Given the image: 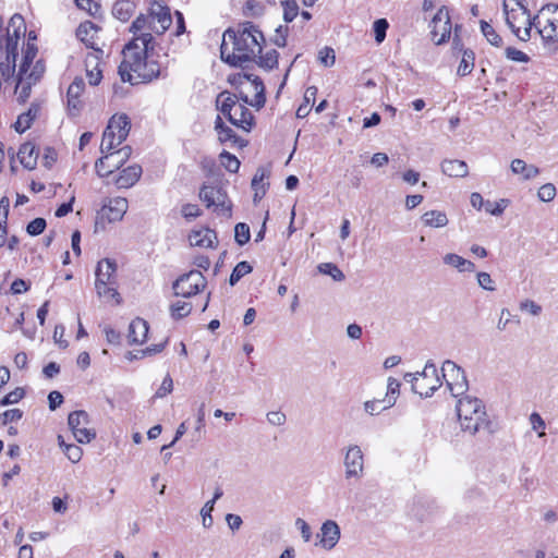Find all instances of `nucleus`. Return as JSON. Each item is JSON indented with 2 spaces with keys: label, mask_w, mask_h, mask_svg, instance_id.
Returning a JSON list of instances; mask_svg holds the SVG:
<instances>
[{
  "label": "nucleus",
  "mask_w": 558,
  "mask_h": 558,
  "mask_svg": "<svg viewBox=\"0 0 558 558\" xmlns=\"http://www.w3.org/2000/svg\"><path fill=\"white\" fill-rule=\"evenodd\" d=\"M95 289L97 295L107 303L119 304L120 295L117 291V264L110 258L98 262L95 270Z\"/></svg>",
  "instance_id": "obj_6"
},
{
  "label": "nucleus",
  "mask_w": 558,
  "mask_h": 558,
  "mask_svg": "<svg viewBox=\"0 0 558 558\" xmlns=\"http://www.w3.org/2000/svg\"><path fill=\"white\" fill-rule=\"evenodd\" d=\"M481 31L488 40V43H490L493 46L498 47L501 45V37L496 33L494 27L486 21H481Z\"/></svg>",
  "instance_id": "obj_42"
},
{
  "label": "nucleus",
  "mask_w": 558,
  "mask_h": 558,
  "mask_svg": "<svg viewBox=\"0 0 558 558\" xmlns=\"http://www.w3.org/2000/svg\"><path fill=\"white\" fill-rule=\"evenodd\" d=\"M529 421L532 429L537 433L538 437H544L546 435V423L537 412H533L530 415Z\"/></svg>",
  "instance_id": "obj_48"
},
{
  "label": "nucleus",
  "mask_w": 558,
  "mask_h": 558,
  "mask_svg": "<svg viewBox=\"0 0 558 558\" xmlns=\"http://www.w3.org/2000/svg\"><path fill=\"white\" fill-rule=\"evenodd\" d=\"M96 163L95 169L99 177L105 178L120 169L131 156V147L124 146L117 150L105 151Z\"/></svg>",
  "instance_id": "obj_12"
},
{
  "label": "nucleus",
  "mask_w": 558,
  "mask_h": 558,
  "mask_svg": "<svg viewBox=\"0 0 558 558\" xmlns=\"http://www.w3.org/2000/svg\"><path fill=\"white\" fill-rule=\"evenodd\" d=\"M131 122L126 114H113L104 132L100 145L101 153L116 149L129 135Z\"/></svg>",
  "instance_id": "obj_7"
},
{
  "label": "nucleus",
  "mask_w": 558,
  "mask_h": 558,
  "mask_svg": "<svg viewBox=\"0 0 558 558\" xmlns=\"http://www.w3.org/2000/svg\"><path fill=\"white\" fill-rule=\"evenodd\" d=\"M534 28L545 43L558 40V5L547 4L534 16Z\"/></svg>",
  "instance_id": "obj_9"
},
{
  "label": "nucleus",
  "mask_w": 558,
  "mask_h": 558,
  "mask_svg": "<svg viewBox=\"0 0 558 558\" xmlns=\"http://www.w3.org/2000/svg\"><path fill=\"white\" fill-rule=\"evenodd\" d=\"M317 95V87L310 86L306 88L303 97V102L299 106L296 110L298 118H305L308 116Z\"/></svg>",
  "instance_id": "obj_35"
},
{
  "label": "nucleus",
  "mask_w": 558,
  "mask_h": 558,
  "mask_svg": "<svg viewBox=\"0 0 558 558\" xmlns=\"http://www.w3.org/2000/svg\"><path fill=\"white\" fill-rule=\"evenodd\" d=\"M23 412L20 409L7 410L0 414V423L7 425L11 422H17L22 418Z\"/></svg>",
  "instance_id": "obj_57"
},
{
  "label": "nucleus",
  "mask_w": 558,
  "mask_h": 558,
  "mask_svg": "<svg viewBox=\"0 0 558 558\" xmlns=\"http://www.w3.org/2000/svg\"><path fill=\"white\" fill-rule=\"evenodd\" d=\"M129 208L128 199L124 197H113L104 201V204L98 211L96 227L100 223L117 222L122 220Z\"/></svg>",
  "instance_id": "obj_15"
},
{
  "label": "nucleus",
  "mask_w": 558,
  "mask_h": 558,
  "mask_svg": "<svg viewBox=\"0 0 558 558\" xmlns=\"http://www.w3.org/2000/svg\"><path fill=\"white\" fill-rule=\"evenodd\" d=\"M318 60L324 66H332L336 62L335 51L330 47H325L318 52Z\"/></svg>",
  "instance_id": "obj_51"
},
{
  "label": "nucleus",
  "mask_w": 558,
  "mask_h": 558,
  "mask_svg": "<svg viewBox=\"0 0 558 558\" xmlns=\"http://www.w3.org/2000/svg\"><path fill=\"white\" fill-rule=\"evenodd\" d=\"M57 151L53 148L46 147L41 159L43 166L50 169L57 161Z\"/></svg>",
  "instance_id": "obj_64"
},
{
  "label": "nucleus",
  "mask_w": 558,
  "mask_h": 558,
  "mask_svg": "<svg viewBox=\"0 0 558 558\" xmlns=\"http://www.w3.org/2000/svg\"><path fill=\"white\" fill-rule=\"evenodd\" d=\"M341 530L335 520H326L323 522L318 533L316 534L315 546L325 550H332L339 543Z\"/></svg>",
  "instance_id": "obj_19"
},
{
  "label": "nucleus",
  "mask_w": 558,
  "mask_h": 558,
  "mask_svg": "<svg viewBox=\"0 0 558 558\" xmlns=\"http://www.w3.org/2000/svg\"><path fill=\"white\" fill-rule=\"evenodd\" d=\"M192 311V304L186 301H175L170 306L171 316L174 319L186 317Z\"/></svg>",
  "instance_id": "obj_40"
},
{
  "label": "nucleus",
  "mask_w": 558,
  "mask_h": 558,
  "mask_svg": "<svg viewBox=\"0 0 558 558\" xmlns=\"http://www.w3.org/2000/svg\"><path fill=\"white\" fill-rule=\"evenodd\" d=\"M400 383L395 378H388L387 392L383 399H374L364 402V410L371 415H377L395 405L399 396Z\"/></svg>",
  "instance_id": "obj_18"
},
{
  "label": "nucleus",
  "mask_w": 558,
  "mask_h": 558,
  "mask_svg": "<svg viewBox=\"0 0 558 558\" xmlns=\"http://www.w3.org/2000/svg\"><path fill=\"white\" fill-rule=\"evenodd\" d=\"M345 478L359 480L364 472V454L357 445L348 447L344 460Z\"/></svg>",
  "instance_id": "obj_20"
},
{
  "label": "nucleus",
  "mask_w": 558,
  "mask_h": 558,
  "mask_svg": "<svg viewBox=\"0 0 558 558\" xmlns=\"http://www.w3.org/2000/svg\"><path fill=\"white\" fill-rule=\"evenodd\" d=\"M214 510V501H207L201 510L202 521L204 527L208 529L213 525L211 512Z\"/></svg>",
  "instance_id": "obj_59"
},
{
  "label": "nucleus",
  "mask_w": 558,
  "mask_h": 558,
  "mask_svg": "<svg viewBox=\"0 0 558 558\" xmlns=\"http://www.w3.org/2000/svg\"><path fill=\"white\" fill-rule=\"evenodd\" d=\"M64 453L72 463H77L83 456V450L77 445H64Z\"/></svg>",
  "instance_id": "obj_54"
},
{
  "label": "nucleus",
  "mask_w": 558,
  "mask_h": 558,
  "mask_svg": "<svg viewBox=\"0 0 558 558\" xmlns=\"http://www.w3.org/2000/svg\"><path fill=\"white\" fill-rule=\"evenodd\" d=\"M388 22L385 19H379L374 22V33L377 43H381L386 37Z\"/></svg>",
  "instance_id": "obj_60"
},
{
  "label": "nucleus",
  "mask_w": 558,
  "mask_h": 558,
  "mask_svg": "<svg viewBox=\"0 0 558 558\" xmlns=\"http://www.w3.org/2000/svg\"><path fill=\"white\" fill-rule=\"evenodd\" d=\"M238 105L239 101L229 93H221L217 97V107L227 118H229L230 112L233 111V107Z\"/></svg>",
  "instance_id": "obj_37"
},
{
  "label": "nucleus",
  "mask_w": 558,
  "mask_h": 558,
  "mask_svg": "<svg viewBox=\"0 0 558 558\" xmlns=\"http://www.w3.org/2000/svg\"><path fill=\"white\" fill-rule=\"evenodd\" d=\"M422 221L426 227L438 229L445 228L448 225L449 219L445 211L433 209L423 214Z\"/></svg>",
  "instance_id": "obj_33"
},
{
  "label": "nucleus",
  "mask_w": 558,
  "mask_h": 558,
  "mask_svg": "<svg viewBox=\"0 0 558 558\" xmlns=\"http://www.w3.org/2000/svg\"><path fill=\"white\" fill-rule=\"evenodd\" d=\"M149 331L148 323L143 318H135L129 326V342L131 344H143L147 340Z\"/></svg>",
  "instance_id": "obj_24"
},
{
  "label": "nucleus",
  "mask_w": 558,
  "mask_h": 558,
  "mask_svg": "<svg viewBox=\"0 0 558 558\" xmlns=\"http://www.w3.org/2000/svg\"><path fill=\"white\" fill-rule=\"evenodd\" d=\"M169 8L159 2L151 4L147 13L138 15L130 26L132 39L125 45L119 73L123 82L138 84L149 82L160 74V65L153 58L156 36L171 25Z\"/></svg>",
  "instance_id": "obj_1"
},
{
  "label": "nucleus",
  "mask_w": 558,
  "mask_h": 558,
  "mask_svg": "<svg viewBox=\"0 0 558 558\" xmlns=\"http://www.w3.org/2000/svg\"><path fill=\"white\" fill-rule=\"evenodd\" d=\"M507 206H508L507 199H500L495 203L487 201L485 204V210L493 216H500L505 211Z\"/></svg>",
  "instance_id": "obj_52"
},
{
  "label": "nucleus",
  "mask_w": 558,
  "mask_h": 558,
  "mask_svg": "<svg viewBox=\"0 0 558 558\" xmlns=\"http://www.w3.org/2000/svg\"><path fill=\"white\" fill-rule=\"evenodd\" d=\"M43 108L44 102L41 100H34L26 111L19 114L14 123L15 131L19 133L27 131L33 125L34 121L41 116Z\"/></svg>",
  "instance_id": "obj_21"
},
{
  "label": "nucleus",
  "mask_w": 558,
  "mask_h": 558,
  "mask_svg": "<svg viewBox=\"0 0 558 558\" xmlns=\"http://www.w3.org/2000/svg\"><path fill=\"white\" fill-rule=\"evenodd\" d=\"M447 266L456 268L459 272H474L475 264L456 253H448L442 257Z\"/></svg>",
  "instance_id": "obj_31"
},
{
  "label": "nucleus",
  "mask_w": 558,
  "mask_h": 558,
  "mask_svg": "<svg viewBox=\"0 0 558 558\" xmlns=\"http://www.w3.org/2000/svg\"><path fill=\"white\" fill-rule=\"evenodd\" d=\"M506 22L511 32L522 41L531 38V32L534 27V19L531 20L530 13L522 0H504L502 3Z\"/></svg>",
  "instance_id": "obj_5"
},
{
  "label": "nucleus",
  "mask_w": 558,
  "mask_h": 558,
  "mask_svg": "<svg viewBox=\"0 0 558 558\" xmlns=\"http://www.w3.org/2000/svg\"><path fill=\"white\" fill-rule=\"evenodd\" d=\"M250 227L240 222L234 228V239L239 245H244L250 241Z\"/></svg>",
  "instance_id": "obj_47"
},
{
  "label": "nucleus",
  "mask_w": 558,
  "mask_h": 558,
  "mask_svg": "<svg viewBox=\"0 0 558 558\" xmlns=\"http://www.w3.org/2000/svg\"><path fill=\"white\" fill-rule=\"evenodd\" d=\"M74 2L80 10L92 16H96L100 11V5L94 0H74Z\"/></svg>",
  "instance_id": "obj_49"
},
{
  "label": "nucleus",
  "mask_w": 558,
  "mask_h": 558,
  "mask_svg": "<svg viewBox=\"0 0 558 558\" xmlns=\"http://www.w3.org/2000/svg\"><path fill=\"white\" fill-rule=\"evenodd\" d=\"M189 240L192 246L197 247H214L217 243L216 232L208 228L194 230L190 233Z\"/></svg>",
  "instance_id": "obj_25"
},
{
  "label": "nucleus",
  "mask_w": 558,
  "mask_h": 558,
  "mask_svg": "<svg viewBox=\"0 0 558 558\" xmlns=\"http://www.w3.org/2000/svg\"><path fill=\"white\" fill-rule=\"evenodd\" d=\"M228 120L235 126L241 128L245 131H250L253 125L254 117L250 109L244 104L239 102L238 106L233 107V111L230 112Z\"/></svg>",
  "instance_id": "obj_23"
},
{
  "label": "nucleus",
  "mask_w": 558,
  "mask_h": 558,
  "mask_svg": "<svg viewBox=\"0 0 558 558\" xmlns=\"http://www.w3.org/2000/svg\"><path fill=\"white\" fill-rule=\"evenodd\" d=\"M265 38L263 33L251 22L241 24L238 31L227 29L222 36L220 56L231 65L255 60L262 52Z\"/></svg>",
  "instance_id": "obj_2"
},
{
  "label": "nucleus",
  "mask_w": 558,
  "mask_h": 558,
  "mask_svg": "<svg viewBox=\"0 0 558 558\" xmlns=\"http://www.w3.org/2000/svg\"><path fill=\"white\" fill-rule=\"evenodd\" d=\"M322 274L328 275L336 281H342L344 279L343 272L332 263H324L318 266Z\"/></svg>",
  "instance_id": "obj_46"
},
{
  "label": "nucleus",
  "mask_w": 558,
  "mask_h": 558,
  "mask_svg": "<svg viewBox=\"0 0 558 558\" xmlns=\"http://www.w3.org/2000/svg\"><path fill=\"white\" fill-rule=\"evenodd\" d=\"M142 174V168L138 165H133L124 168L114 182L119 189H129L133 186Z\"/></svg>",
  "instance_id": "obj_27"
},
{
  "label": "nucleus",
  "mask_w": 558,
  "mask_h": 558,
  "mask_svg": "<svg viewBox=\"0 0 558 558\" xmlns=\"http://www.w3.org/2000/svg\"><path fill=\"white\" fill-rule=\"evenodd\" d=\"M269 170L264 167H259L256 170L255 175L252 179V189L254 190V201H258L266 194L268 189L267 179L269 178Z\"/></svg>",
  "instance_id": "obj_29"
},
{
  "label": "nucleus",
  "mask_w": 558,
  "mask_h": 558,
  "mask_svg": "<svg viewBox=\"0 0 558 558\" xmlns=\"http://www.w3.org/2000/svg\"><path fill=\"white\" fill-rule=\"evenodd\" d=\"M430 38L436 45H442L450 38L452 25L449 9L440 7L429 23Z\"/></svg>",
  "instance_id": "obj_14"
},
{
  "label": "nucleus",
  "mask_w": 558,
  "mask_h": 558,
  "mask_svg": "<svg viewBox=\"0 0 558 558\" xmlns=\"http://www.w3.org/2000/svg\"><path fill=\"white\" fill-rule=\"evenodd\" d=\"M24 395L25 392L23 388H15L13 391L9 392L1 399L0 404L4 407L17 403L24 397Z\"/></svg>",
  "instance_id": "obj_55"
},
{
  "label": "nucleus",
  "mask_w": 558,
  "mask_h": 558,
  "mask_svg": "<svg viewBox=\"0 0 558 558\" xmlns=\"http://www.w3.org/2000/svg\"><path fill=\"white\" fill-rule=\"evenodd\" d=\"M199 198L217 215L231 217V202L221 187L205 185L201 189Z\"/></svg>",
  "instance_id": "obj_11"
},
{
  "label": "nucleus",
  "mask_w": 558,
  "mask_h": 558,
  "mask_svg": "<svg viewBox=\"0 0 558 558\" xmlns=\"http://www.w3.org/2000/svg\"><path fill=\"white\" fill-rule=\"evenodd\" d=\"M519 310L532 316H539L542 314V306L531 299H524L519 303Z\"/></svg>",
  "instance_id": "obj_44"
},
{
  "label": "nucleus",
  "mask_w": 558,
  "mask_h": 558,
  "mask_svg": "<svg viewBox=\"0 0 558 558\" xmlns=\"http://www.w3.org/2000/svg\"><path fill=\"white\" fill-rule=\"evenodd\" d=\"M45 228H46V220L44 218H36L27 225L26 231L29 235L35 236V235H39L40 233H43Z\"/></svg>",
  "instance_id": "obj_56"
},
{
  "label": "nucleus",
  "mask_w": 558,
  "mask_h": 558,
  "mask_svg": "<svg viewBox=\"0 0 558 558\" xmlns=\"http://www.w3.org/2000/svg\"><path fill=\"white\" fill-rule=\"evenodd\" d=\"M295 526L299 529L302 539L305 543H308L313 536L312 530H311V526L308 525V523L305 520L298 518L295 520Z\"/></svg>",
  "instance_id": "obj_61"
},
{
  "label": "nucleus",
  "mask_w": 558,
  "mask_h": 558,
  "mask_svg": "<svg viewBox=\"0 0 558 558\" xmlns=\"http://www.w3.org/2000/svg\"><path fill=\"white\" fill-rule=\"evenodd\" d=\"M474 52L469 49L464 50L462 53L460 64L458 66V74L461 76L469 75L474 69Z\"/></svg>",
  "instance_id": "obj_38"
},
{
  "label": "nucleus",
  "mask_w": 558,
  "mask_h": 558,
  "mask_svg": "<svg viewBox=\"0 0 558 558\" xmlns=\"http://www.w3.org/2000/svg\"><path fill=\"white\" fill-rule=\"evenodd\" d=\"M283 19L286 22H292L299 14V5L295 0L282 1Z\"/></svg>",
  "instance_id": "obj_45"
},
{
  "label": "nucleus",
  "mask_w": 558,
  "mask_h": 558,
  "mask_svg": "<svg viewBox=\"0 0 558 558\" xmlns=\"http://www.w3.org/2000/svg\"><path fill=\"white\" fill-rule=\"evenodd\" d=\"M556 187L551 183H546L538 189L537 196L542 202H551L556 196Z\"/></svg>",
  "instance_id": "obj_53"
},
{
  "label": "nucleus",
  "mask_w": 558,
  "mask_h": 558,
  "mask_svg": "<svg viewBox=\"0 0 558 558\" xmlns=\"http://www.w3.org/2000/svg\"><path fill=\"white\" fill-rule=\"evenodd\" d=\"M68 424L75 439L81 444H88L95 437L96 433L89 428V416L85 411H74L69 414Z\"/></svg>",
  "instance_id": "obj_17"
},
{
  "label": "nucleus",
  "mask_w": 558,
  "mask_h": 558,
  "mask_svg": "<svg viewBox=\"0 0 558 558\" xmlns=\"http://www.w3.org/2000/svg\"><path fill=\"white\" fill-rule=\"evenodd\" d=\"M252 271V266L247 262H240L231 272L230 284L234 286L242 277Z\"/></svg>",
  "instance_id": "obj_43"
},
{
  "label": "nucleus",
  "mask_w": 558,
  "mask_h": 558,
  "mask_svg": "<svg viewBox=\"0 0 558 558\" xmlns=\"http://www.w3.org/2000/svg\"><path fill=\"white\" fill-rule=\"evenodd\" d=\"M215 130L218 132V140L221 143L235 142L236 136H235L233 130L230 129L229 126L225 125L221 117H219V116L216 118V121H215Z\"/></svg>",
  "instance_id": "obj_39"
},
{
  "label": "nucleus",
  "mask_w": 558,
  "mask_h": 558,
  "mask_svg": "<svg viewBox=\"0 0 558 558\" xmlns=\"http://www.w3.org/2000/svg\"><path fill=\"white\" fill-rule=\"evenodd\" d=\"M97 32L98 27L93 22L87 21L78 26L76 35L83 43L86 44L87 47H92L93 49H95L94 37L97 34Z\"/></svg>",
  "instance_id": "obj_34"
},
{
  "label": "nucleus",
  "mask_w": 558,
  "mask_h": 558,
  "mask_svg": "<svg viewBox=\"0 0 558 558\" xmlns=\"http://www.w3.org/2000/svg\"><path fill=\"white\" fill-rule=\"evenodd\" d=\"M441 373L451 395L463 396L469 386L464 371L453 361L447 360L442 363Z\"/></svg>",
  "instance_id": "obj_13"
},
{
  "label": "nucleus",
  "mask_w": 558,
  "mask_h": 558,
  "mask_svg": "<svg viewBox=\"0 0 558 558\" xmlns=\"http://www.w3.org/2000/svg\"><path fill=\"white\" fill-rule=\"evenodd\" d=\"M39 153L37 151L36 147L32 143H24L21 145L17 157L20 159V162L24 166V168L28 170H33L38 160Z\"/></svg>",
  "instance_id": "obj_30"
},
{
  "label": "nucleus",
  "mask_w": 558,
  "mask_h": 558,
  "mask_svg": "<svg viewBox=\"0 0 558 558\" xmlns=\"http://www.w3.org/2000/svg\"><path fill=\"white\" fill-rule=\"evenodd\" d=\"M404 378L411 383L413 392L424 398L430 397L441 386L436 365L430 362L425 364L423 372L408 373Z\"/></svg>",
  "instance_id": "obj_8"
},
{
  "label": "nucleus",
  "mask_w": 558,
  "mask_h": 558,
  "mask_svg": "<svg viewBox=\"0 0 558 558\" xmlns=\"http://www.w3.org/2000/svg\"><path fill=\"white\" fill-rule=\"evenodd\" d=\"M266 417L268 423L272 426H282L287 421L286 414L281 411H270L267 413Z\"/></svg>",
  "instance_id": "obj_62"
},
{
  "label": "nucleus",
  "mask_w": 558,
  "mask_h": 558,
  "mask_svg": "<svg viewBox=\"0 0 558 558\" xmlns=\"http://www.w3.org/2000/svg\"><path fill=\"white\" fill-rule=\"evenodd\" d=\"M440 167L442 173L450 178H465L469 174V167L463 160L445 159Z\"/></svg>",
  "instance_id": "obj_28"
},
{
  "label": "nucleus",
  "mask_w": 558,
  "mask_h": 558,
  "mask_svg": "<svg viewBox=\"0 0 558 558\" xmlns=\"http://www.w3.org/2000/svg\"><path fill=\"white\" fill-rule=\"evenodd\" d=\"M37 52L38 49L33 44H29L23 51L15 86L16 99L20 102H25L29 98L32 86L40 80L45 72V65L40 60L34 62Z\"/></svg>",
  "instance_id": "obj_3"
},
{
  "label": "nucleus",
  "mask_w": 558,
  "mask_h": 558,
  "mask_svg": "<svg viewBox=\"0 0 558 558\" xmlns=\"http://www.w3.org/2000/svg\"><path fill=\"white\" fill-rule=\"evenodd\" d=\"M506 57L515 62H527L530 60L525 52L512 47L506 49Z\"/></svg>",
  "instance_id": "obj_63"
},
{
  "label": "nucleus",
  "mask_w": 558,
  "mask_h": 558,
  "mask_svg": "<svg viewBox=\"0 0 558 558\" xmlns=\"http://www.w3.org/2000/svg\"><path fill=\"white\" fill-rule=\"evenodd\" d=\"M259 58V65L271 70L274 69L278 63V53L276 50L268 51L265 56H260V53L257 56Z\"/></svg>",
  "instance_id": "obj_50"
},
{
  "label": "nucleus",
  "mask_w": 558,
  "mask_h": 558,
  "mask_svg": "<svg viewBox=\"0 0 558 558\" xmlns=\"http://www.w3.org/2000/svg\"><path fill=\"white\" fill-rule=\"evenodd\" d=\"M513 174H520L523 180H532L539 174V169L534 165H527L524 160L515 158L510 163Z\"/></svg>",
  "instance_id": "obj_32"
},
{
  "label": "nucleus",
  "mask_w": 558,
  "mask_h": 558,
  "mask_svg": "<svg viewBox=\"0 0 558 558\" xmlns=\"http://www.w3.org/2000/svg\"><path fill=\"white\" fill-rule=\"evenodd\" d=\"M85 89L83 78H75L68 88V106L71 111L78 112L82 109L83 101L81 96Z\"/></svg>",
  "instance_id": "obj_26"
},
{
  "label": "nucleus",
  "mask_w": 558,
  "mask_h": 558,
  "mask_svg": "<svg viewBox=\"0 0 558 558\" xmlns=\"http://www.w3.org/2000/svg\"><path fill=\"white\" fill-rule=\"evenodd\" d=\"M234 83L241 86L242 100L257 109L265 104V88L263 82L253 74L239 73L234 76Z\"/></svg>",
  "instance_id": "obj_10"
},
{
  "label": "nucleus",
  "mask_w": 558,
  "mask_h": 558,
  "mask_svg": "<svg viewBox=\"0 0 558 558\" xmlns=\"http://www.w3.org/2000/svg\"><path fill=\"white\" fill-rule=\"evenodd\" d=\"M221 165L232 173H235L239 171L240 168V160L228 151H222L219 156Z\"/></svg>",
  "instance_id": "obj_41"
},
{
  "label": "nucleus",
  "mask_w": 558,
  "mask_h": 558,
  "mask_svg": "<svg viewBox=\"0 0 558 558\" xmlns=\"http://www.w3.org/2000/svg\"><path fill=\"white\" fill-rule=\"evenodd\" d=\"M101 56L102 51L100 49H93L86 54V76L90 85H98L102 78V73L99 69Z\"/></svg>",
  "instance_id": "obj_22"
},
{
  "label": "nucleus",
  "mask_w": 558,
  "mask_h": 558,
  "mask_svg": "<svg viewBox=\"0 0 558 558\" xmlns=\"http://www.w3.org/2000/svg\"><path fill=\"white\" fill-rule=\"evenodd\" d=\"M457 415L461 429L470 435L489 427V420L482 400L469 395L458 399Z\"/></svg>",
  "instance_id": "obj_4"
},
{
  "label": "nucleus",
  "mask_w": 558,
  "mask_h": 558,
  "mask_svg": "<svg viewBox=\"0 0 558 558\" xmlns=\"http://www.w3.org/2000/svg\"><path fill=\"white\" fill-rule=\"evenodd\" d=\"M134 9L135 5L132 1L120 0L114 3L112 14L118 20L125 22L132 16Z\"/></svg>",
  "instance_id": "obj_36"
},
{
  "label": "nucleus",
  "mask_w": 558,
  "mask_h": 558,
  "mask_svg": "<svg viewBox=\"0 0 558 558\" xmlns=\"http://www.w3.org/2000/svg\"><path fill=\"white\" fill-rule=\"evenodd\" d=\"M477 283L481 288L487 291H495V282L492 279L490 275L485 271L477 272L476 275Z\"/></svg>",
  "instance_id": "obj_58"
},
{
  "label": "nucleus",
  "mask_w": 558,
  "mask_h": 558,
  "mask_svg": "<svg viewBox=\"0 0 558 558\" xmlns=\"http://www.w3.org/2000/svg\"><path fill=\"white\" fill-rule=\"evenodd\" d=\"M206 287V278L198 270H192L181 276L174 283L173 290L177 295L190 298L197 294Z\"/></svg>",
  "instance_id": "obj_16"
}]
</instances>
